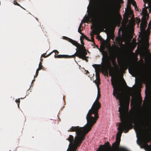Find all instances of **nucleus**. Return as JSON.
<instances>
[{
  "label": "nucleus",
  "instance_id": "nucleus-1",
  "mask_svg": "<svg viewBox=\"0 0 151 151\" xmlns=\"http://www.w3.org/2000/svg\"><path fill=\"white\" fill-rule=\"evenodd\" d=\"M111 85L113 88V95L117 99L119 100L120 107L119 111V117L122 123H119L117 129L118 132L116 135V141L113 144L112 147L114 150L117 149L119 147L121 140L122 134L124 131L125 133L128 132L132 128L133 125L132 121H125V117L128 111V107L126 105L124 97L122 91L119 86V81L116 78H111Z\"/></svg>",
  "mask_w": 151,
  "mask_h": 151
},
{
  "label": "nucleus",
  "instance_id": "nucleus-2",
  "mask_svg": "<svg viewBox=\"0 0 151 151\" xmlns=\"http://www.w3.org/2000/svg\"><path fill=\"white\" fill-rule=\"evenodd\" d=\"M99 99L97 97L91 109L86 115V124L82 127L79 126H73L68 130V132H76V135L75 138L82 142L85 139L86 134L91 130L92 127L96 122L99 117L98 111L101 107V104L99 101Z\"/></svg>",
  "mask_w": 151,
  "mask_h": 151
},
{
  "label": "nucleus",
  "instance_id": "nucleus-3",
  "mask_svg": "<svg viewBox=\"0 0 151 151\" xmlns=\"http://www.w3.org/2000/svg\"><path fill=\"white\" fill-rule=\"evenodd\" d=\"M89 14V19L93 24L91 36L104 32V0H95Z\"/></svg>",
  "mask_w": 151,
  "mask_h": 151
},
{
  "label": "nucleus",
  "instance_id": "nucleus-4",
  "mask_svg": "<svg viewBox=\"0 0 151 151\" xmlns=\"http://www.w3.org/2000/svg\"><path fill=\"white\" fill-rule=\"evenodd\" d=\"M116 16V10L114 5L111 0H108L106 1L104 0V32L107 34V39L108 42H110V39L114 40L115 35L114 33V29L115 27L118 24L119 25V21L117 24L116 23L112 22L109 23L106 28V18L107 20L111 21L114 20ZM119 20V19H116Z\"/></svg>",
  "mask_w": 151,
  "mask_h": 151
},
{
  "label": "nucleus",
  "instance_id": "nucleus-5",
  "mask_svg": "<svg viewBox=\"0 0 151 151\" xmlns=\"http://www.w3.org/2000/svg\"><path fill=\"white\" fill-rule=\"evenodd\" d=\"M146 96L144 103L147 109V112L141 111L138 118L134 120L135 123L141 124L145 127L150 126V122H151V87L146 86Z\"/></svg>",
  "mask_w": 151,
  "mask_h": 151
},
{
  "label": "nucleus",
  "instance_id": "nucleus-6",
  "mask_svg": "<svg viewBox=\"0 0 151 151\" xmlns=\"http://www.w3.org/2000/svg\"><path fill=\"white\" fill-rule=\"evenodd\" d=\"M150 0H143L145 3L144 5V8L142 9V14L143 15L142 18V22L140 24V28L141 31L144 30L147 26L148 14L147 11V8L149 9V12H151V6H149V1Z\"/></svg>",
  "mask_w": 151,
  "mask_h": 151
},
{
  "label": "nucleus",
  "instance_id": "nucleus-7",
  "mask_svg": "<svg viewBox=\"0 0 151 151\" xmlns=\"http://www.w3.org/2000/svg\"><path fill=\"white\" fill-rule=\"evenodd\" d=\"M92 66L95 69L96 78V80L93 81V82L96 84L98 89L97 97L100 98L101 97V94L99 87L100 83L99 74L101 72L102 74H104V65H101L100 64H94Z\"/></svg>",
  "mask_w": 151,
  "mask_h": 151
},
{
  "label": "nucleus",
  "instance_id": "nucleus-8",
  "mask_svg": "<svg viewBox=\"0 0 151 151\" xmlns=\"http://www.w3.org/2000/svg\"><path fill=\"white\" fill-rule=\"evenodd\" d=\"M87 54V51L85 48L81 51H80L78 53H75L72 55H59L58 58H75L76 56L78 57L79 58L82 59L83 60H85L87 62H88L87 58L88 57L86 56Z\"/></svg>",
  "mask_w": 151,
  "mask_h": 151
},
{
  "label": "nucleus",
  "instance_id": "nucleus-9",
  "mask_svg": "<svg viewBox=\"0 0 151 151\" xmlns=\"http://www.w3.org/2000/svg\"><path fill=\"white\" fill-rule=\"evenodd\" d=\"M73 137L71 135H70L69 137L66 139L70 142L69 147L70 146V148L68 151H76L78 147H79L82 142L75 138L73 139Z\"/></svg>",
  "mask_w": 151,
  "mask_h": 151
},
{
  "label": "nucleus",
  "instance_id": "nucleus-10",
  "mask_svg": "<svg viewBox=\"0 0 151 151\" xmlns=\"http://www.w3.org/2000/svg\"><path fill=\"white\" fill-rule=\"evenodd\" d=\"M73 137L71 135H70L69 137L66 139L70 142L69 147L70 146V148L68 151H76L78 147H79L82 142L75 138L73 139Z\"/></svg>",
  "mask_w": 151,
  "mask_h": 151
},
{
  "label": "nucleus",
  "instance_id": "nucleus-11",
  "mask_svg": "<svg viewBox=\"0 0 151 151\" xmlns=\"http://www.w3.org/2000/svg\"><path fill=\"white\" fill-rule=\"evenodd\" d=\"M106 47V41L104 40V49ZM104 76L106 75V66H107L106 65V52L105 50H104ZM113 66H114V68L111 66L110 64L108 65V66H110V68L109 70V73L110 75L111 74L113 75L114 73V70L115 69V70H118L119 69V67L117 65V64L116 63L115 61V60H113L112 61Z\"/></svg>",
  "mask_w": 151,
  "mask_h": 151
},
{
  "label": "nucleus",
  "instance_id": "nucleus-12",
  "mask_svg": "<svg viewBox=\"0 0 151 151\" xmlns=\"http://www.w3.org/2000/svg\"><path fill=\"white\" fill-rule=\"evenodd\" d=\"M97 38H98L99 40H101V41L100 48H98V46H96V47L101 52L102 55V64L101 65H104V39L100 35L98 36Z\"/></svg>",
  "mask_w": 151,
  "mask_h": 151
},
{
  "label": "nucleus",
  "instance_id": "nucleus-13",
  "mask_svg": "<svg viewBox=\"0 0 151 151\" xmlns=\"http://www.w3.org/2000/svg\"><path fill=\"white\" fill-rule=\"evenodd\" d=\"M65 37L68 40L69 42L77 47L76 49V53H78L80 51H80H81L85 48L83 45H81L80 44L78 43L77 42L72 40V39L66 37Z\"/></svg>",
  "mask_w": 151,
  "mask_h": 151
},
{
  "label": "nucleus",
  "instance_id": "nucleus-14",
  "mask_svg": "<svg viewBox=\"0 0 151 151\" xmlns=\"http://www.w3.org/2000/svg\"><path fill=\"white\" fill-rule=\"evenodd\" d=\"M122 58H117V61L119 65H120L121 69L123 70H126L129 67V66L127 64L122 65Z\"/></svg>",
  "mask_w": 151,
  "mask_h": 151
},
{
  "label": "nucleus",
  "instance_id": "nucleus-15",
  "mask_svg": "<svg viewBox=\"0 0 151 151\" xmlns=\"http://www.w3.org/2000/svg\"><path fill=\"white\" fill-rule=\"evenodd\" d=\"M53 52H54L55 53V57L56 58H58V56L59 55H57L58 54L59 52L57 51V50H54L51 52H50V53H49L48 55H47L45 56V55H44V54H45L46 53H45L44 54L42 55L41 57L43 56L44 58H47V57H48L49 56H50Z\"/></svg>",
  "mask_w": 151,
  "mask_h": 151
},
{
  "label": "nucleus",
  "instance_id": "nucleus-16",
  "mask_svg": "<svg viewBox=\"0 0 151 151\" xmlns=\"http://www.w3.org/2000/svg\"><path fill=\"white\" fill-rule=\"evenodd\" d=\"M129 72L131 74L134 75L137 74L139 72V69L136 66H134L132 67L130 69H129Z\"/></svg>",
  "mask_w": 151,
  "mask_h": 151
},
{
  "label": "nucleus",
  "instance_id": "nucleus-17",
  "mask_svg": "<svg viewBox=\"0 0 151 151\" xmlns=\"http://www.w3.org/2000/svg\"><path fill=\"white\" fill-rule=\"evenodd\" d=\"M124 15V18L127 21H128L129 17L130 18L132 16L134 17L133 12L131 10L128 11Z\"/></svg>",
  "mask_w": 151,
  "mask_h": 151
},
{
  "label": "nucleus",
  "instance_id": "nucleus-18",
  "mask_svg": "<svg viewBox=\"0 0 151 151\" xmlns=\"http://www.w3.org/2000/svg\"><path fill=\"white\" fill-rule=\"evenodd\" d=\"M96 151H104V145H99L98 149Z\"/></svg>",
  "mask_w": 151,
  "mask_h": 151
},
{
  "label": "nucleus",
  "instance_id": "nucleus-19",
  "mask_svg": "<svg viewBox=\"0 0 151 151\" xmlns=\"http://www.w3.org/2000/svg\"><path fill=\"white\" fill-rule=\"evenodd\" d=\"M132 4L133 6H134L136 10L137 11H139L137 7V6L136 5V2L134 1H132Z\"/></svg>",
  "mask_w": 151,
  "mask_h": 151
},
{
  "label": "nucleus",
  "instance_id": "nucleus-20",
  "mask_svg": "<svg viewBox=\"0 0 151 151\" xmlns=\"http://www.w3.org/2000/svg\"><path fill=\"white\" fill-rule=\"evenodd\" d=\"M44 67L42 65L41 61L39 64V67L38 68V69L40 70H41L42 69L43 70H44Z\"/></svg>",
  "mask_w": 151,
  "mask_h": 151
},
{
  "label": "nucleus",
  "instance_id": "nucleus-21",
  "mask_svg": "<svg viewBox=\"0 0 151 151\" xmlns=\"http://www.w3.org/2000/svg\"><path fill=\"white\" fill-rule=\"evenodd\" d=\"M83 38H85V39L88 40L89 41H91V40L89 39L86 36L84 35L83 34L82 35Z\"/></svg>",
  "mask_w": 151,
  "mask_h": 151
},
{
  "label": "nucleus",
  "instance_id": "nucleus-22",
  "mask_svg": "<svg viewBox=\"0 0 151 151\" xmlns=\"http://www.w3.org/2000/svg\"><path fill=\"white\" fill-rule=\"evenodd\" d=\"M14 4L15 5H16L18 6H19L20 7H21L22 8H23L22 6H21L19 4H18L17 2L15 1H14Z\"/></svg>",
  "mask_w": 151,
  "mask_h": 151
},
{
  "label": "nucleus",
  "instance_id": "nucleus-23",
  "mask_svg": "<svg viewBox=\"0 0 151 151\" xmlns=\"http://www.w3.org/2000/svg\"><path fill=\"white\" fill-rule=\"evenodd\" d=\"M40 70H39L38 69H37V70H36V75L35 76H34V78H36L37 76L38 73H39V71Z\"/></svg>",
  "mask_w": 151,
  "mask_h": 151
},
{
  "label": "nucleus",
  "instance_id": "nucleus-24",
  "mask_svg": "<svg viewBox=\"0 0 151 151\" xmlns=\"http://www.w3.org/2000/svg\"><path fill=\"white\" fill-rule=\"evenodd\" d=\"M78 31L81 34V35L83 34L81 32V28L80 27H79Z\"/></svg>",
  "mask_w": 151,
  "mask_h": 151
},
{
  "label": "nucleus",
  "instance_id": "nucleus-25",
  "mask_svg": "<svg viewBox=\"0 0 151 151\" xmlns=\"http://www.w3.org/2000/svg\"><path fill=\"white\" fill-rule=\"evenodd\" d=\"M16 102L17 103V104L18 105V107H19V103H20V100H19V99H17L16 100Z\"/></svg>",
  "mask_w": 151,
  "mask_h": 151
},
{
  "label": "nucleus",
  "instance_id": "nucleus-26",
  "mask_svg": "<svg viewBox=\"0 0 151 151\" xmlns=\"http://www.w3.org/2000/svg\"><path fill=\"white\" fill-rule=\"evenodd\" d=\"M148 28L149 29H151V21H150L148 24Z\"/></svg>",
  "mask_w": 151,
  "mask_h": 151
},
{
  "label": "nucleus",
  "instance_id": "nucleus-27",
  "mask_svg": "<svg viewBox=\"0 0 151 151\" xmlns=\"http://www.w3.org/2000/svg\"><path fill=\"white\" fill-rule=\"evenodd\" d=\"M94 36H92V35L91 36V41H94Z\"/></svg>",
  "mask_w": 151,
  "mask_h": 151
},
{
  "label": "nucleus",
  "instance_id": "nucleus-28",
  "mask_svg": "<svg viewBox=\"0 0 151 151\" xmlns=\"http://www.w3.org/2000/svg\"><path fill=\"white\" fill-rule=\"evenodd\" d=\"M81 42L82 44L81 45H83H83L84 44V43L83 41L81 40Z\"/></svg>",
  "mask_w": 151,
  "mask_h": 151
},
{
  "label": "nucleus",
  "instance_id": "nucleus-29",
  "mask_svg": "<svg viewBox=\"0 0 151 151\" xmlns=\"http://www.w3.org/2000/svg\"><path fill=\"white\" fill-rule=\"evenodd\" d=\"M146 141L147 142H148L149 141V137H148L146 139Z\"/></svg>",
  "mask_w": 151,
  "mask_h": 151
},
{
  "label": "nucleus",
  "instance_id": "nucleus-30",
  "mask_svg": "<svg viewBox=\"0 0 151 151\" xmlns=\"http://www.w3.org/2000/svg\"><path fill=\"white\" fill-rule=\"evenodd\" d=\"M92 42H93V44H92V45H95V43L94 41H92Z\"/></svg>",
  "mask_w": 151,
  "mask_h": 151
},
{
  "label": "nucleus",
  "instance_id": "nucleus-31",
  "mask_svg": "<svg viewBox=\"0 0 151 151\" xmlns=\"http://www.w3.org/2000/svg\"><path fill=\"white\" fill-rule=\"evenodd\" d=\"M82 22L80 24V26H79V27H80L81 28V27H82Z\"/></svg>",
  "mask_w": 151,
  "mask_h": 151
},
{
  "label": "nucleus",
  "instance_id": "nucleus-32",
  "mask_svg": "<svg viewBox=\"0 0 151 151\" xmlns=\"http://www.w3.org/2000/svg\"><path fill=\"white\" fill-rule=\"evenodd\" d=\"M89 73V72L88 70H87V71H86V74H87V73Z\"/></svg>",
  "mask_w": 151,
  "mask_h": 151
},
{
  "label": "nucleus",
  "instance_id": "nucleus-33",
  "mask_svg": "<svg viewBox=\"0 0 151 151\" xmlns=\"http://www.w3.org/2000/svg\"><path fill=\"white\" fill-rule=\"evenodd\" d=\"M137 142V143L138 144V145H140V143L139 142Z\"/></svg>",
  "mask_w": 151,
  "mask_h": 151
},
{
  "label": "nucleus",
  "instance_id": "nucleus-34",
  "mask_svg": "<svg viewBox=\"0 0 151 151\" xmlns=\"http://www.w3.org/2000/svg\"><path fill=\"white\" fill-rule=\"evenodd\" d=\"M35 78H34V79L32 80V82H34V81H35Z\"/></svg>",
  "mask_w": 151,
  "mask_h": 151
},
{
  "label": "nucleus",
  "instance_id": "nucleus-35",
  "mask_svg": "<svg viewBox=\"0 0 151 151\" xmlns=\"http://www.w3.org/2000/svg\"><path fill=\"white\" fill-rule=\"evenodd\" d=\"M147 135H148V136H149V133H148V132H147Z\"/></svg>",
  "mask_w": 151,
  "mask_h": 151
},
{
  "label": "nucleus",
  "instance_id": "nucleus-36",
  "mask_svg": "<svg viewBox=\"0 0 151 151\" xmlns=\"http://www.w3.org/2000/svg\"><path fill=\"white\" fill-rule=\"evenodd\" d=\"M41 58H42L41 57V58H40V60H41V61H42V59H41Z\"/></svg>",
  "mask_w": 151,
  "mask_h": 151
},
{
  "label": "nucleus",
  "instance_id": "nucleus-37",
  "mask_svg": "<svg viewBox=\"0 0 151 151\" xmlns=\"http://www.w3.org/2000/svg\"><path fill=\"white\" fill-rule=\"evenodd\" d=\"M140 22V20L139 19V22Z\"/></svg>",
  "mask_w": 151,
  "mask_h": 151
},
{
  "label": "nucleus",
  "instance_id": "nucleus-38",
  "mask_svg": "<svg viewBox=\"0 0 151 151\" xmlns=\"http://www.w3.org/2000/svg\"><path fill=\"white\" fill-rule=\"evenodd\" d=\"M138 25H139V23L138 24Z\"/></svg>",
  "mask_w": 151,
  "mask_h": 151
}]
</instances>
